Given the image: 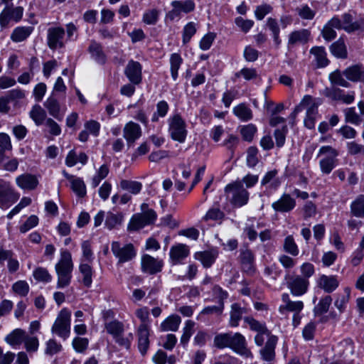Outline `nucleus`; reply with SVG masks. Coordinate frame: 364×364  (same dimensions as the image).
<instances>
[{
  "mask_svg": "<svg viewBox=\"0 0 364 364\" xmlns=\"http://www.w3.org/2000/svg\"><path fill=\"white\" fill-rule=\"evenodd\" d=\"M245 313V309L241 307L239 304H232L230 312V326L237 327L239 325V321L241 320L242 315Z\"/></svg>",
  "mask_w": 364,
  "mask_h": 364,
  "instance_id": "obj_31",
  "label": "nucleus"
},
{
  "mask_svg": "<svg viewBox=\"0 0 364 364\" xmlns=\"http://www.w3.org/2000/svg\"><path fill=\"white\" fill-rule=\"evenodd\" d=\"M109 171V167L107 164L102 165L92 179V187L96 188L98 186L101 181L107 177Z\"/></svg>",
  "mask_w": 364,
  "mask_h": 364,
  "instance_id": "obj_54",
  "label": "nucleus"
},
{
  "mask_svg": "<svg viewBox=\"0 0 364 364\" xmlns=\"http://www.w3.org/2000/svg\"><path fill=\"white\" fill-rule=\"evenodd\" d=\"M16 183L22 190L33 191L38 187L39 181L36 175L25 173L16 178Z\"/></svg>",
  "mask_w": 364,
  "mask_h": 364,
  "instance_id": "obj_18",
  "label": "nucleus"
},
{
  "mask_svg": "<svg viewBox=\"0 0 364 364\" xmlns=\"http://www.w3.org/2000/svg\"><path fill=\"white\" fill-rule=\"evenodd\" d=\"M44 107L48 109L50 115L58 120H62L63 116L60 113V106L55 97L53 96L49 97L44 102Z\"/></svg>",
  "mask_w": 364,
  "mask_h": 364,
  "instance_id": "obj_34",
  "label": "nucleus"
},
{
  "mask_svg": "<svg viewBox=\"0 0 364 364\" xmlns=\"http://www.w3.org/2000/svg\"><path fill=\"white\" fill-rule=\"evenodd\" d=\"M351 14L346 13L342 16L343 29L348 33H352L357 31H364V20L359 19L353 21Z\"/></svg>",
  "mask_w": 364,
  "mask_h": 364,
  "instance_id": "obj_23",
  "label": "nucleus"
},
{
  "mask_svg": "<svg viewBox=\"0 0 364 364\" xmlns=\"http://www.w3.org/2000/svg\"><path fill=\"white\" fill-rule=\"evenodd\" d=\"M240 259L244 271L252 273L255 271V256L247 245H244L240 249Z\"/></svg>",
  "mask_w": 364,
  "mask_h": 364,
  "instance_id": "obj_22",
  "label": "nucleus"
},
{
  "mask_svg": "<svg viewBox=\"0 0 364 364\" xmlns=\"http://www.w3.org/2000/svg\"><path fill=\"white\" fill-rule=\"evenodd\" d=\"M287 287L291 294L295 296H300L306 294L309 289V280L301 277L299 274H291L289 272L284 277Z\"/></svg>",
  "mask_w": 364,
  "mask_h": 364,
  "instance_id": "obj_7",
  "label": "nucleus"
},
{
  "mask_svg": "<svg viewBox=\"0 0 364 364\" xmlns=\"http://www.w3.org/2000/svg\"><path fill=\"white\" fill-rule=\"evenodd\" d=\"M351 213L358 218H364V195H360L350 205Z\"/></svg>",
  "mask_w": 364,
  "mask_h": 364,
  "instance_id": "obj_43",
  "label": "nucleus"
},
{
  "mask_svg": "<svg viewBox=\"0 0 364 364\" xmlns=\"http://www.w3.org/2000/svg\"><path fill=\"white\" fill-rule=\"evenodd\" d=\"M339 285L337 277L335 275H321L318 281V286L323 289L326 293H331L335 291Z\"/></svg>",
  "mask_w": 364,
  "mask_h": 364,
  "instance_id": "obj_25",
  "label": "nucleus"
},
{
  "mask_svg": "<svg viewBox=\"0 0 364 364\" xmlns=\"http://www.w3.org/2000/svg\"><path fill=\"white\" fill-rule=\"evenodd\" d=\"M304 309V303L301 301H291L287 305H283L279 307L280 313H284V311L294 312V314H300Z\"/></svg>",
  "mask_w": 364,
  "mask_h": 364,
  "instance_id": "obj_57",
  "label": "nucleus"
},
{
  "mask_svg": "<svg viewBox=\"0 0 364 364\" xmlns=\"http://www.w3.org/2000/svg\"><path fill=\"white\" fill-rule=\"evenodd\" d=\"M225 218V213L218 207H213L210 208L203 218L204 221L208 220H223Z\"/></svg>",
  "mask_w": 364,
  "mask_h": 364,
  "instance_id": "obj_52",
  "label": "nucleus"
},
{
  "mask_svg": "<svg viewBox=\"0 0 364 364\" xmlns=\"http://www.w3.org/2000/svg\"><path fill=\"white\" fill-rule=\"evenodd\" d=\"M33 276L38 282L44 283L50 282L52 280V276L48 271L44 267L36 268L33 273Z\"/></svg>",
  "mask_w": 364,
  "mask_h": 364,
  "instance_id": "obj_56",
  "label": "nucleus"
},
{
  "mask_svg": "<svg viewBox=\"0 0 364 364\" xmlns=\"http://www.w3.org/2000/svg\"><path fill=\"white\" fill-rule=\"evenodd\" d=\"M283 249L285 252L292 256H297L299 252V247L292 235H288L285 237Z\"/></svg>",
  "mask_w": 364,
  "mask_h": 364,
  "instance_id": "obj_46",
  "label": "nucleus"
},
{
  "mask_svg": "<svg viewBox=\"0 0 364 364\" xmlns=\"http://www.w3.org/2000/svg\"><path fill=\"white\" fill-rule=\"evenodd\" d=\"M65 30L61 27H51L48 29V46L55 50L64 46Z\"/></svg>",
  "mask_w": 364,
  "mask_h": 364,
  "instance_id": "obj_12",
  "label": "nucleus"
},
{
  "mask_svg": "<svg viewBox=\"0 0 364 364\" xmlns=\"http://www.w3.org/2000/svg\"><path fill=\"white\" fill-rule=\"evenodd\" d=\"M72 190L80 198L86 195V186L84 181L80 178H75L70 183Z\"/></svg>",
  "mask_w": 364,
  "mask_h": 364,
  "instance_id": "obj_58",
  "label": "nucleus"
},
{
  "mask_svg": "<svg viewBox=\"0 0 364 364\" xmlns=\"http://www.w3.org/2000/svg\"><path fill=\"white\" fill-rule=\"evenodd\" d=\"M343 74L350 81L364 83V66L362 65L350 66L343 71Z\"/></svg>",
  "mask_w": 364,
  "mask_h": 364,
  "instance_id": "obj_24",
  "label": "nucleus"
},
{
  "mask_svg": "<svg viewBox=\"0 0 364 364\" xmlns=\"http://www.w3.org/2000/svg\"><path fill=\"white\" fill-rule=\"evenodd\" d=\"M79 270L82 276V282L86 287H90L92 283L93 270L90 263L80 262Z\"/></svg>",
  "mask_w": 364,
  "mask_h": 364,
  "instance_id": "obj_36",
  "label": "nucleus"
},
{
  "mask_svg": "<svg viewBox=\"0 0 364 364\" xmlns=\"http://www.w3.org/2000/svg\"><path fill=\"white\" fill-rule=\"evenodd\" d=\"M168 133L171 139L180 143L186 141L188 131L186 124L179 113H176L168 119Z\"/></svg>",
  "mask_w": 364,
  "mask_h": 364,
  "instance_id": "obj_4",
  "label": "nucleus"
},
{
  "mask_svg": "<svg viewBox=\"0 0 364 364\" xmlns=\"http://www.w3.org/2000/svg\"><path fill=\"white\" fill-rule=\"evenodd\" d=\"M273 11V7L268 4H262L259 6H257L255 10V18L261 21L262 20L264 16L270 13H272Z\"/></svg>",
  "mask_w": 364,
  "mask_h": 364,
  "instance_id": "obj_62",
  "label": "nucleus"
},
{
  "mask_svg": "<svg viewBox=\"0 0 364 364\" xmlns=\"http://www.w3.org/2000/svg\"><path fill=\"white\" fill-rule=\"evenodd\" d=\"M111 250L114 257L118 259V264L129 262L136 256V250L131 243L122 245L120 242L114 241L111 245Z\"/></svg>",
  "mask_w": 364,
  "mask_h": 364,
  "instance_id": "obj_9",
  "label": "nucleus"
},
{
  "mask_svg": "<svg viewBox=\"0 0 364 364\" xmlns=\"http://www.w3.org/2000/svg\"><path fill=\"white\" fill-rule=\"evenodd\" d=\"M120 187L122 189L136 195L141 191L142 184L140 182L135 181L122 180L120 182Z\"/></svg>",
  "mask_w": 364,
  "mask_h": 364,
  "instance_id": "obj_47",
  "label": "nucleus"
},
{
  "mask_svg": "<svg viewBox=\"0 0 364 364\" xmlns=\"http://www.w3.org/2000/svg\"><path fill=\"white\" fill-rule=\"evenodd\" d=\"M346 122L354 125H359L362 122V118L356 112L354 107L346 108L343 111Z\"/></svg>",
  "mask_w": 364,
  "mask_h": 364,
  "instance_id": "obj_50",
  "label": "nucleus"
},
{
  "mask_svg": "<svg viewBox=\"0 0 364 364\" xmlns=\"http://www.w3.org/2000/svg\"><path fill=\"white\" fill-rule=\"evenodd\" d=\"M88 51L92 58L99 64L104 65L107 61L102 46L96 41H92L88 47Z\"/></svg>",
  "mask_w": 364,
  "mask_h": 364,
  "instance_id": "obj_27",
  "label": "nucleus"
},
{
  "mask_svg": "<svg viewBox=\"0 0 364 364\" xmlns=\"http://www.w3.org/2000/svg\"><path fill=\"white\" fill-rule=\"evenodd\" d=\"M135 315L141 321L139 326H145L147 329H151V321L149 318V310L148 307L144 306L137 309L135 311Z\"/></svg>",
  "mask_w": 364,
  "mask_h": 364,
  "instance_id": "obj_49",
  "label": "nucleus"
},
{
  "mask_svg": "<svg viewBox=\"0 0 364 364\" xmlns=\"http://www.w3.org/2000/svg\"><path fill=\"white\" fill-rule=\"evenodd\" d=\"M163 265V260L154 258L149 255H144L141 257V269L144 272L149 274L160 272Z\"/></svg>",
  "mask_w": 364,
  "mask_h": 364,
  "instance_id": "obj_14",
  "label": "nucleus"
},
{
  "mask_svg": "<svg viewBox=\"0 0 364 364\" xmlns=\"http://www.w3.org/2000/svg\"><path fill=\"white\" fill-rule=\"evenodd\" d=\"M265 26L271 32L276 48H279L282 40L279 37L280 28L278 21L275 18L269 17L267 18Z\"/></svg>",
  "mask_w": 364,
  "mask_h": 364,
  "instance_id": "obj_28",
  "label": "nucleus"
},
{
  "mask_svg": "<svg viewBox=\"0 0 364 364\" xmlns=\"http://www.w3.org/2000/svg\"><path fill=\"white\" fill-rule=\"evenodd\" d=\"M257 129L255 125L252 124H249L247 125L243 126L240 129V134L242 136V139L247 141H252L255 134H256Z\"/></svg>",
  "mask_w": 364,
  "mask_h": 364,
  "instance_id": "obj_59",
  "label": "nucleus"
},
{
  "mask_svg": "<svg viewBox=\"0 0 364 364\" xmlns=\"http://www.w3.org/2000/svg\"><path fill=\"white\" fill-rule=\"evenodd\" d=\"M310 35V31L305 28L291 32L288 38V49H292L298 43L306 44L309 41Z\"/></svg>",
  "mask_w": 364,
  "mask_h": 364,
  "instance_id": "obj_20",
  "label": "nucleus"
},
{
  "mask_svg": "<svg viewBox=\"0 0 364 364\" xmlns=\"http://www.w3.org/2000/svg\"><path fill=\"white\" fill-rule=\"evenodd\" d=\"M29 115L37 126L43 124L47 119L46 111L39 105L32 107Z\"/></svg>",
  "mask_w": 364,
  "mask_h": 364,
  "instance_id": "obj_39",
  "label": "nucleus"
},
{
  "mask_svg": "<svg viewBox=\"0 0 364 364\" xmlns=\"http://www.w3.org/2000/svg\"><path fill=\"white\" fill-rule=\"evenodd\" d=\"M331 53L338 58H346L347 50L343 40L338 39L330 46Z\"/></svg>",
  "mask_w": 364,
  "mask_h": 364,
  "instance_id": "obj_41",
  "label": "nucleus"
},
{
  "mask_svg": "<svg viewBox=\"0 0 364 364\" xmlns=\"http://www.w3.org/2000/svg\"><path fill=\"white\" fill-rule=\"evenodd\" d=\"M51 331L59 337L67 339L70 333V312L66 309H62L55 321Z\"/></svg>",
  "mask_w": 364,
  "mask_h": 364,
  "instance_id": "obj_6",
  "label": "nucleus"
},
{
  "mask_svg": "<svg viewBox=\"0 0 364 364\" xmlns=\"http://www.w3.org/2000/svg\"><path fill=\"white\" fill-rule=\"evenodd\" d=\"M306 102L302 106V110L306 109V115L316 116L318 113V103L316 102L311 95H305L301 101Z\"/></svg>",
  "mask_w": 364,
  "mask_h": 364,
  "instance_id": "obj_45",
  "label": "nucleus"
},
{
  "mask_svg": "<svg viewBox=\"0 0 364 364\" xmlns=\"http://www.w3.org/2000/svg\"><path fill=\"white\" fill-rule=\"evenodd\" d=\"M168 109L169 106L166 101H159L156 105V111L153 114L151 121L156 122L159 121V117H164Z\"/></svg>",
  "mask_w": 364,
  "mask_h": 364,
  "instance_id": "obj_53",
  "label": "nucleus"
},
{
  "mask_svg": "<svg viewBox=\"0 0 364 364\" xmlns=\"http://www.w3.org/2000/svg\"><path fill=\"white\" fill-rule=\"evenodd\" d=\"M105 329L109 335L112 336L114 341L119 346L124 347L126 349H129L131 347V340L127 337L124 336V325L119 320H111L109 322L105 323ZM132 338V334H129Z\"/></svg>",
  "mask_w": 364,
  "mask_h": 364,
  "instance_id": "obj_3",
  "label": "nucleus"
},
{
  "mask_svg": "<svg viewBox=\"0 0 364 364\" xmlns=\"http://www.w3.org/2000/svg\"><path fill=\"white\" fill-rule=\"evenodd\" d=\"M150 330L147 329L145 326H138L136 330L137 347L142 356L147 353L149 348Z\"/></svg>",
  "mask_w": 364,
  "mask_h": 364,
  "instance_id": "obj_19",
  "label": "nucleus"
},
{
  "mask_svg": "<svg viewBox=\"0 0 364 364\" xmlns=\"http://www.w3.org/2000/svg\"><path fill=\"white\" fill-rule=\"evenodd\" d=\"M159 16V11L157 9H151L146 11L143 15V22L147 25H155Z\"/></svg>",
  "mask_w": 364,
  "mask_h": 364,
  "instance_id": "obj_64",
  "label": "nucleus"
},
{
  "mask_svg": "<svg viewBox=\"0 0 364 364\" xmlns=\"http://www.w3.org/2000/svg\"><path fill=\"white\" fill-rule=\"evenodd\" d=\"M183 63V59L178 53H173L170 58L171 73L173 80L178 77V71Z\"/></svg>",
  "mask_w": 364,
  "mask_h": 364,
  "instance_id": "obj_48",
  "label": "nucleus"
},
{
  "mask_svg": "<svg viewBox=\"0 0 364 364\" xmlns=\"http://www.w3.org/2000/svg\"><path fill=\"white\" fill-rule=\"evenodd\" d=\"M230 348L245 358L252 357L251 351L247 348L245 338L240 333H231Z\"/></svg>",
  "mask_w": 364,
  "mask_h": 364,
  "instance_id": "obj_11",
  "label": "nucleus"
},
{
  "mask_svg": "<svg viewBox=\"0 0 364 364\" xmlns=\"http://www.w3.org/2000/svg\"><path fill=\"white\" fill-rule=\"evenodd\" d=\"M332 302V298L329 295H326L322 297L317 305H316L314 308V313L316 316L317 315H323V314L328 312L329 307Z\"/></svg>",
  "mask_w": 364,
  "mask_h": 364,
  "instance_id": "obj_42",
  "label": "nucleus"
},
{
  "mask_svg": "<svg viewBox=\"0 0 364 364\" xmlns=\"http://www.w3.org/2000/svg\"><path fill=\"white\" fill-rule=\"evenodd\" d=\"M141 136L140 126L133 122L127 123L123 129V136L126 139L127 146H132L136 140Z\"/></svg>",
  "mask_w": 364,
  "mask_h": 364,
  "instance_id": "obj_15",
  "label": "nucleus"
},
{
  "mask_svg": "<svg viewBox=\"0 0 364 364\" xmlns=\"http://www.w3.org/2000/svg\"><path fill=\"white\" fill-rule=\"evenodd\" d=\"M233 113L240 119L244 122L251 120L253 117L252 112L245 104L241 103L233 108Z\"/></svg>",
  "mask_w": 364,
  "mask_h": 364,
  "instance_id": "obj_40",
  "label": "nucleus"
},
{
  "mask_svg": "<svg viewBox=\"0 0 364 364\" xmlns=\"http://www.w3.org/2000/svg\"><path fill=\"white\" fill-rule=\"evenodd\" d=\"M296 206V200L289 194L284 193L277 201L272 204L274 211L289 213Z\"/></svg>",
  "mask_w": 364,
  "mask_h": 364,
  "instance_id": "obj_16",
  "label": "nucleus"
},
{
  "mask_svg": "<svg viewBox=\"0 0 364 364\" xmlns=\"http://www.w3.org/2000/svg\"><path fill=\"white\" fill-rule=\"evenodd\" d=\"M310 53L314 55L318 68L326 67L329 60L326 57V52L323 46H314L311 48Z\"/></svg>",
  "mask_w": 364,
  "mask_h": 364,
  "instance_id": "obj_32",
  "label": "nucleus"
},
{
  "mask_svg": "<svg viewBox=\"0 0 364 364\" xmlns=\"http://www.w3.org/2000/svg\"><path fill=\"white\" fill-rule=\"evenodd\" d=\"M338 151L331 146H323L320 148L317 156H324L320 160L321 171L324 174H329L336 166Z\"/></svg>",
  "mask_w": 364,
  "mask_h": 364,
  "instance_id": "obj_5",
  "label": "nucleus"
},
{
  "mask_svg": "<svg viewBox=\"0 0 364 364\" xmlns=\"http://www.w3.org/2000/svg\"><path fill=\"white\" fill-rule=\"evenodd\" d=\"M33 28L31 26H19L16 28L11 35V39L16 43L25 41L33 32Z\"/></svg>",
  "mask_w": 364,
  "mask_h": 364,
  "instance_id": "obj_35",
  "label": "nucleus"
},
{
  "mask_svg": "<svg viewBox=\"0 0 364 364\" xmlns=\"http://www.w3.org/2000/svg\"><path fill=\"white\" fill-rule=\"evenodd\" d=\"M124 75L133 85H139L142 81V65L140 63L130 60L124 68Z\"/></svg>",
  "mask_w": 364,
  "mask_h": 364,
  "instance_id": "obj_13",
  "label": "nucleus"
},
{
  "mask_svg": "<svg viewBox=\"0 0 364 364\" xmlns=\"http://www.w3.org/2000/svg\"><path fill=\"white\" fill-rule=\"evenodd\" d=\"M278 171L276 169L267 171L261 180L262 186H267L271 188L277 189L280 186V181L277 178Z\"/></svg>",
  "mask_w": 364,
  "mask_h": 364,
  "instance_id": "obj_38",
  "label": "nucleus"
},
{
  "mask_svg": "<svg viewBox=\"0 0 364 364\" xmlns=\"http://www.w3.org/2000/svg\"><path fill=\"white\" fill-rule=\"evenodd\" d=\"M26 336V333L24 330L16 328L6 336L5 341L12 347H16L23 343Z\"/></svg>",
  "mask_w": 364,
  "mask_h": 364,
  "instance_id": "obj_29",
  "label": "nucleus"
},
{
  "mask_svg": "<svg viewBox=\"0 0 364 364\" xmlns=\"http://www.w3.org/2000/svg\"><path fill=\"white\" fill-rule=\"evenodd\" d=\"M323 95L332 100L341 101L344 104L350 105L354 102L355 93L354 91L346 92L337 87H326Z\"/></svg>",
  "mask_w": 364,
  "mask_h": 364,
  "instance_id": "obj_10",
  "label": "nucleus"
},
{
  "mask_svg": "<svg viewBox=\"0 0 364 364\" xmlns=\"http://www.w3.org/2000/svg\"><path fill=\"white\" fill-rule=\"evenodd\" d=\"M181 322V317L178 315L173 314L167 317L160 326L161 331H176Z\"/></svg>",
  "mask_w": 364,
  "mask_h": 364,
  "instance_id": "obj_33",
  "label": "nucleus"
},
{
  "mask_svg": "<svg viewBox=\"0 0 364 364\" xmlns=\"http://www.w3.org/2000/svg\"><path fill=\"white\" fill-rule=\"evenodd\" d=\"M58 275V288L68 287L71 281L73 264L72 256L69 251L64 250L60 252V259L55 267Z\"/></svg>",
  "mask_w": 364,
  "mask_h": 364,
  "instance_id": "obj_1",
  "label": "nucleus"
},
{
  "mask_svg": "<svg viewBox=\"0 0 364 364\" xmlns=\"http://www.w3.org/2000/svg\"><path fill=\"white\" fill-rule=\"evenodd\" d=\"M147 225L144 218L141 214H135L132 216L129 225L128 229L129 230H138L144 226Z\"/></svg>",
  "mask_w": 364,
  "mask_h": 364,
  "instance_id": "obj_60",
  "label": "nucleus"
},
{
  "mask_svg": "<svg viewBox=\"0 0 364 364\" xmlns=\"http://www.w3.org/2000/svg\"><path fill=\"white\" fill-rule=\"evenodd\" d=\"M124 220V214L121 212H108L107 213L105 225L109 229L112 230L119 225H121Z\"/></svg>",
  "mask_w": 364,
  "mask_h": 364,
  "instance_id": "obj_37",
  "label": "nucleus"
},
{
  "mask_svg": "<svg viewBox=\"0 0 364 364\" xmlns=\"http://www.w3.org/2000/svg\"><path fill=\"white\" fill-rule=\"evenodd\" d=\"M225 193L230 203L235 208H240L249 201L250 193L243 187L241 182L234 181L228 184Z\"/></svg>",
  "mask_w": 364,
  "mask_h": 364,
  "instance_id": "obj_2",
  "label": "nucleus"
},
{
  "mask_svg": "<svg viewBox=\"0 0 364 364\" xmlns=\"http://www.w3.org/2000/svg\"><path fill=\"white\" fill-rule=\"evenodd\" d=\"M19 197V193L15 191L9 181L0 178V208H9Z\"/></svg>",
  "mask_w": 364,
  "mask_h": 364,
  "instance_id": "obj_8",
  "label": "nucleus"
},
{
  "mask_svg": "<svg viewBox=\"0 0 364 364\" xmlns=\"http://www.w3.org/2000/svg\"><path fill=\"white\" fill-rule=\"evenodd\" d=\"M171 6L176 8L179 13L183 12L185 14L190 13L195 9V3L193 0L185 1H173Z\"/></svg>",
  "mask_w": 364,
  "mask_h": 364,
  "instance_id": "obj_44",
  "label": "nucleus"
},
{
  "mask_svg": "<svg viewBox=\"0 0 364 364\" xmlns=\"http://www.w3.org/2000/svg\"><path fill=\"white\" fill-rule=\"evenodd\" d=\"M258 149L256 146H250L247 151V165L249 167H255L259 162Z\"/></svg>",
  "mask_w": 364,
  "mask_h": 364,
  "instance_id": "obj_63",
  "label": "nucleus"
},
{
  "mask_svg": "<svg viewBox=\"0 0 364 364\" xmlns=\"http://www.w3.org/2000/svg\"><path fill=\"white\" fill-rule=\"evenodd\" d=\"M231 333H220L215 336L214 346L219 349L230 348Z\"/></svg>",
  "mask_w": 364,
  "mask_h": 364,
  "instance_id": "obj_51",
  "label": "nucleus"
},
{
  "mask_svg": "<svg viewBox=\"0 0 364 364\" xmlns=\"http://www.w3.org/2000/svg\"><path fill=\"white\" fill-rule=\"evenodd\" d=\"M219 255L217 249H210L208 250L197 252L194 255V258L200 261L204 268H210L215 262Z\"/></svg>",
  "mask_w": 364,
  "mask_h": 364,
  "instance_id": "obj_21",
  "label": "nucleus"
},
{
  "mask_svg": "<svg viewBox=\"0 0 364 364\" xmlns=\"http://www.w3.org/2000/svg\"><path fill=\"white\" fill-rule=\"evenodd\" d=\"M277 337L275 336H269V339H267L265 343L264 347L260 350L259 353L264 360L272 361L274 359V350L277 343Z\"/></svg>",
  "mask_w": 364,
  "mask_h": 364,
  "instance_id": "obj_26",
  "label": "nucleus"
},
{
  "mask_svg": "<svg viewBox=\"0 0 364 364\" xmlns=\"http://www.w3.org/2000/svg\"><path fill=\"white\" fill-rule=\"evenodd\" d=\"M244 321L249 325L252 331H256L257 333L267 332V328L265 323H261L252 317L246 316L244 318Z\"/></svg>",
  "mask_w": 364,
  "mask_h": 364,
  "instance_id": "obj_55",
  "label": "nucleus"
},
{
  "mask_svg": "<svg viewBox=\"0 0 364 364\" xmlns=\"http://www.w3.org/2000/svg\"><path fill=\"white\" fill-rule=\"evenodd\" d=\"M329 80L333 85L341 86L343 87H349L350 83L346 80L340 71L336 70L329 75Z\"/></svg>",
  "mask_w": 364,
  "mask_h": 364,
  "instance_id": "obj_61",
  "label": "nucleus"
},
{
  "mask_svg": "<svg viewBox=\"0 0 364 364\" xmlns=\"http://www.w3.org/2000/svg\"><path fill=\"white\" fill-rule=\"evenodd\" d=\"M190 254L189 247L184 244H177L170 249V260L173 265L182 262Z\"/></svg>",
  "mask_w": 364,
  "mask_h": 364,
  "instance_id": "obj_17",
  "label": "nucleus"
},
{
  "mask_svg": "<svg viewBox=\"0 0 364 364\" xmlns=\"http://www.w3.org/2000/svg\"><path fill=\"white\" fill-rule=\"evenodd\" d=\"M350 298V289L346 287L343 293H338L336 294L334 301V306L339 311L340 313H343L346 311L347 304Z\"/></svg>",
  "mask_w": 364,
  "mask_h": 364,
  "instance_id": "obj_30",
  "label": "nucleus"
}]
</instances>
